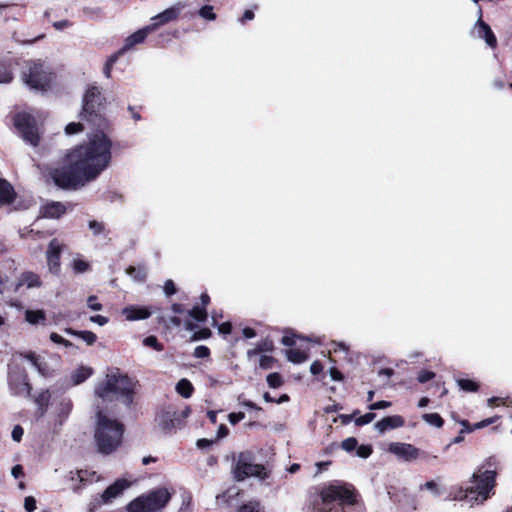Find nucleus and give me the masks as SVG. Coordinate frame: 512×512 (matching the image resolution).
<instances>
[{
    "label": "nucleus",
    "mask_w": 512,
    "mask_h": 512,
    "mask_svg": "<svg viewBox=\"0 0 512 512\" xmlns=\"http://www.w3.org/2000/svg\"><path fill=\"white\" fill-rule=\"evenodd\" d=\"M102 97L98 87L87 89L81 118L89 127L100 130L90 134L86 143L72 149L66 156V166L51 172L54 183L64 189H76L95 180L110 164L112 141L104 133L107 121L101 114Z\"/></svg>",
    "instance_id": "1"
},
{
    "label": "nucleus",
    "mask_w": 512,
    "mask_h": 512,
    "mask_svg": "<svg viewBox=\"0 0 512 512\" xmlns=\"http://www.w3.org/2000/svg\"><path fill=\"white\" fill-rule=\"evenodd\" d=\"M135 382L119 369L109 371L94 387V407L109 410L115 401L129 408L134 399Z\"/></svg>",
    "instance_id": "2"
},
{
    "label": "nucleus",
    "mask_w": 512,
    "mask_h": 512,
    "mask_svg": "<svg viewBox=\"0 0 512 512\" xmlns=\"http://www.w3.org/2000/svg\"><path fill=\"white\" fill-rule=\"evenodd\" d=\"M95 411L94 437L98 450L103 454H110L121 445L124 426L111 417L107 409L95 408Z\"/></svg>",
    "instance_id": "3"
},
{
    "label": "nucleus",
    "mask_w": 512,
    "mask_h": 512,
    "mask_svg": "<svg viewBox=\"0 0 512 512\" xmlns=\"http://www.w3.org/2000/svg\"><path fill=\"white\" fill-rule=\"evenodd\" d=\"M496 471L484 469V465L479 466L473 472L470 483V506L481 505L494 495L496 486Z\"/></svg>",
    "instance_id": "4"
},
{
    "label": "nucleus",
    "mask_w": 512,
    "mask_h": 512,
    "mask_svg": "<svg viewBox=\"0 0 512 512\" xmlns=\"http://www.w3.org/2000/svg\"><path fill=\"white\" fill-rule=\"evenodd\" d=\"M355 503L352 490L343 486L331 485L320 493V500L315 504L316 512H345L344 505Z\"/></svg>",
    "instance_id": "5"
},
{
    "label": "nucleus",
    "mask_w": 512,
    "mask_h": 512,
    "mask_svg": "<svg viewBox=\"0 0 512 512\" xmlns=\"http://www.w3.org/2000/svg\"><path fill=\"white\" fill-rule=\"evenodd\" d=\"M170 498L171 494L166 488H158L133 500L128 505V511L158 512L167 505Z\"/></svg>",
    "instance_id": "6"
},
{
    "label": "nucleus",
    "mask_w": 512,
    "mask_h": 512,
    "mask_svg": "<svg viewBox=\"0 0 512 512\" xmlns=\"http://www.w3.org/2000/svg\"><path fill=\"white\" fill-rule=\"evenodd\" d=\"M54 79V74L41 63H33L23 73V80L33 90L45 91Z\"/></svg>",
    "instance_id": "7"
},
{
    "label": "nucleus",
    "mask_w": 512,
    "mask_h": 512,
    "mask_svg": "<svg viewBox=\"0 0 512 512\" xmlns=\"http://www.w3.org/2000/svg\"><path fill=\"white\" fill-rule=\"evenodd\" d=\"M191 410L185 407L182 410H176L172 406L163 408L156 416L158 426L165 431L180 428L184 425L185 419L190 415Z\"/></svg>",
    "instance_id": "8"
},
{
    "label": "nucleus",
    "mask_w": 512,
    "mask_h": 512,
    "mask_svg": "<svg viewBox=\"0 0 512 512\" xmlns=\"http://www.w3.org/2000/svg\"><path fill=\"white\" fill-rule=\"evenodd\" d=\"M14 125L27 144L33 147L39 144L38 129L35 119L30 114L25 112L17 113L14 118Z\"/></svg>",
    "instance_id": "9"
},
{
    "label": "nucleus",
    "mask_w": 512,
    "mask_h": 512,
    "mask_svg": "<svg viewBox=\"0 0 512 512\" xmlns=\"http://www.w3.org/2000/svg\"><path fill=\"white\" fill-rule=\"evenodd\" d=\"M9 385L15 395H26L30 394V384L28 383V377L23 369L15 367L9 372Z\"/></svg>",
    "instance_id": "10"
},
{
    "label": "nucleus",
    "mask_w": 512,
    "mask_h": 512,
    "mask_svg": "<svg viewBox=\"0 0 512 512\" xmlns=\"http://www.w3.org/2000/svg\"><path fill=\"white\" fill-rule=\"evenodd\" d=\"M234 472L237 480H243L245 477L250 476L265 478L267 475L264 466L260 464L249 463L245 461L243 457H240L238 460Z\"/></svg>",
    "instance_id": "11"
},
{
    "label": "nucleus",
    "mask_w": 512,
    "mask_h": 512,
    "mask_svg": "<svg viewBox=\"0 0 512 512\" xmlns=\"http://www.w3.org/2000/svg\"><path fill=\"white\" fill-rule=\"evenodd\" d=\"M62 248V244L57 239H53L50 241L46 252L49 271L55 275H57L60 271V255Z\"/></svg>",
    "instance_id": "12"
},
{
    "label": "nucleus",
    "mask_w": 512,
    "mask_h": 512,
    "mask_svg": "<svg viewBox=\"0 0 512 512\" xmlns=\"http://www.w3.org/2000/svg\"><path fill=\"white\" fill-rule=\"evenodd\" d=\"M472 32L478 37L485 40L486 44L494 48L497 44L496 37L492 32L490 26L482 20V10L478 11V20L476 21Z\"/></svg>",
    "instance_id": "13"
},
{
    "label": "nucleus",
    "mask_w": 512,
    "mask_h": 512,
    "mask_svg": "<svg viewBox=\"0 0 512 512\" xmlns=\"http://www.w3.org/2000/svg\"><path fill=\"white\" fill-rule=\"evenodd\" d=\"M388 451L399 459L411 461L418 457V449L411 444L393 442L388 446Z\"/></svg>",
    "instance_id": "14"
},
{
    "label": "nucleus",
    "mask_w": 512,
    "mask_h": 512,
    "mask_svg": "<svg viewBox=\"0 0 512 512\" xmlns=\"http://www.w3.org/2000/svg\"><path fill=\"white\" fill-rule=\"evenodd\" d=\"M130 482L125 479H118L112 485L106 488L101 494L103 504L111 503L115 498L120 496L122 492L130 486Z\"/></svg>",
    "instance_id": "15"
},
{
    "label": "nucleus",
    "mask_w": 512,
    "mask_h": 512,
    "mask_svg": "<svg viewBox=\"0 0 512 512\" xmlns=\"http://www.w3.org/2000/svg\"><path fill=\"white\" fill-rule=\"evenodd\" d=\"M122 315L127 321H139L148 319L152 311L147 306L129 305L122 309Z\"/></svg>",
    "instance_id": "16"
},
{
    "label": "nucleus",
    "mask_w": 512,
    "mask_h": 512,
    "mask_svg": "<svg viewBox=\"0 0 512 512\" xmlns=\"http://www.w3.org/2000/svg\"><path fill=\"white\" fill-rule=\"evenodd\" d=\"M155 30V26H146L135 33L131 34L125 39V43L123 48L119 51V53H124L130 49H132L135 45L142 43L148 34Z\"/></svg>",
    "instance_id": "17"
},
{
    "label": "nucleus",
    "mask_w": 512,
    "mask_h": 512,
    "mask_svg": "<svg viewBox=\"0 0 512 512\" xmlns=\"http://www.w3.org/2000/svg\"><path fill=\"white\" fill-rule=\"evenodd\" d=\"M181 12L180 6H173L165 9L163 12L155 15L152 20L155 21L150 26H155V29H157L159 26L164 25L166 23H169L171 21H174L178 18L179 14Z\"/></svg>",
    "instance_id": "18"
},
{
    "label": "nucleus",
    "mask_w": 512,
    "mask_h": 512,
    "mask_svg": "<svg viewBox=\"0 0 512 512\" xmlns=\"http://www.w3.org/2000/svg\"><path fill=\"white\" fill-rule=\"evenodd\" d=\"M42 285V281L36 273L31 271L23 272L15 284L14 291L17 292L20 287L26 286L27 288H39Z\"/></svg>",
    "instance_id": "19"
},
{
    "label": "nucleus",
    "mask_w": 512,
    "mask_h": 512,
    "mask_svg": "<svg viewBox=\"0 0 512 512\" xmlns=\"http://www.w3.org/2000/svg\"><path fill=\"white\" fill-rule=\"evenodd\" d=\"M66 212V206L61 202H48L40 209V214L44 218H59Z\"/></svg>",
    "instance_id": "20"
},
{
    "label": "nucleus",
    "mask_w": 512,
    "mask_h": 512,
    "mask_svg": "<svg viewBox=\"0 0 512 512\" xmlns=\"http://www.w3.org/2000/svg\"><path fill=\"white\" fill-rule=\"evenodd\" d=\"M404 425V419L399 415H393L383 418L375 424V428L383 433L389 429H395Z\"/></svg>",
    "instance_id": "21"
},
{
    "label": "nucleus",
    "mask_w": 512,
    "mask_h": 512,
    "mask_svg": "<svg viewBox=\"0 0 512 512\" xmlns=\"http://www.w3.org/2000/svg\"><path fill=\"white\" fill-rule=\"evenodd\" d=\"M15 192L11 184L0 178V204H9L14 200Z\"/></svg>",
    "instance_id": "22"
},
{
    "label": "nucleus",
    "mask_w": 512,
    "mask_h": 512,
    "mask_svg": "<svg viewBox=\"0 0 512 512\" xmlns=\"http://www.w3.org/2000/svg\"><path fill=\"white\" fill-rule=\"evenodd\" d=\"M91 375L92 369L90 367L81 366L71 374V381L74 385H78L88 379Z\"/></svg>",
    "instance_id": "23"
},
{
    "label": "nucleus",
    "mask_w": 512,
    "mask_h": 512,
    "mask_svg": "<svg viewBox=\"0 0 512 512\" xmlns=\"http://www.w3.org/2000/svg\"><path fill=\"white\" fill-rule=\"evenodd\" d=\"M25 320L32 325L43 324L46 320V314L43 310H26Z\"/></svg>",
    "instance_id": "24"
},
{
    "label": "nucleus",
    "mask_w": 512,
    "mask_h": 512,
    "mask_svg": "<svg viewBox=\"0 0 512 512\" xmlns=\"http://www.w3.org/2000/svg\"><path fill=\"white\" fill-rule=\"evenodd\" d=\"M287 359L295 364L303 363L307 360L308 354L306 351L299 348H290L286 351Z\"/></svg>",
    "instance_id": "25"
},
{
    "label": "nucleus",
    "mask_w": 512,
    "mask_h": 512,
    "mask_svg": "<svg viewBox=\"0 0 512 512\" xmlns=\"http://www.w3.org/2000/svg\"><path fill=\"white\" fill-rule=\"evenodd\" d=\"M176 391L182 397L190 398L193 394L194 388L188 379L183 378L176 384Z\"/></svg>",
    "instance_id": "26"
},
{
    "label": "nucleus",
    "mask_w": 512,
    "mask_h": 512,
    "mask_svg": "<svg viewBox=\"0 0 512 512\" xmlns=\"http://www.w3.org/2000/svg\"><path fill=\"white\" fill-rule=\"evenodd\" d=\"M71 409H72V403H71V401L69 399H62L59 402L57 411H58L59 424L60 425L67 418V416L71 412Z\"/></svg>",
    "instance_id": "27"
},
{
    "label": "nucleus",
    "mask_w": 512,
    "mask_h": 512,
    "mask_svg": "<svg viewBox=\"0 0 512 512\" xmlns=\"http://www.w3.org/2000/svg\"><path fill=\"white\" fill-rule=\"evenodd\" d=\"M456 383L465 392H477L479 389V384L471 379H457Z\"/></svg>",
    "instance_id": "28"
},
{
    "label": "nucleus",
    "mask_w": 512,
    "mask_h": 512,
    "mask_svg": "<svg viewBox=\"0 0 512 512\" xmlns=\"http://www.w3.org/2000/svg\"><path fill=\"white\" fill-rule=\"evenodd\" d=\"M25 360H27L32 367H34L39 373H43L44 367L43 363L40 361V358L33 352L21 354Z\"/></svg>",
    "instance_id": "29"
},
{
    "label": "nucleus",
    "mask_w": 512,
    "mask_h": 512,
    "mask_svg": "<svg viewBox=\"0 0 512 512\" xmlns=\"http://www.w3.org/2000/svg\"><path fill=\"white\" fill-rule=\"evenodd\" d=\"M470 499V486L467 488L459 487L452 493V500L454 501H467L470 504Z\"/></svg>",
    "instance_id": "30"
},
{
    "label": "nucleus",
    "mask_w": 512,
    "mask_h": 512,
    "mask_svg": "<svg viewBox=\"0 0 512 512\" xmlns=\"http://www.w3.org/2000/svg\"><path fill=\"white\" fill-rule=\"evenodd\" d=\"M71 267L75 273L81 274L90 269V264L84 259L76 257L72 260Z\"/></svg>",
    "instance_id": "31"
},
{
    "label": "nucleus",
    "mask_w": 512,
    "mask_h": 512,
    "mask_svg": "<svg viewBox=\"0 0 512 512\" xmlns=\"http://www.w3.org/2000/svg\"><path fill=\"white\" fill-rule=\"evenodd\" d=\"M13 79V73L10 64L0 62V83L7 84Z\"/></svg>",
    "instance_id": "32"
},
{
    "label": "nucleus",
    "mask_w": 512,
    "mask_h": 512,
    "mask_svg": "<svg viewBox=\"0 0 512 512\" xmlns=\"http://www.w3.org/2000/svg\"><path fill=\"white\" fill-rule=\"evenodd\" d=\"M127 274H129L131 277H133L134 280H136V281H143L146 278L147 272L144 267L136 268V267L130 266L127 269Z\"/></svg>",
    "instance_id": "33"
},
{
    "label": "nucleus",
    "mask_w": 512,
    "mask_h": 512,
    "mask_svg": "<svg viewBox=\"0 0 512 512\" xmlns=\"http://www.w3.org/2000/svg\"><path fill=\"white\" fill-rule=\"evenodd\" d=\"M422 418L425 422L432 426L439 428L443 425V420L437 413H426L422 416Z\"/></svg>",
    "instance_id": "34"
},
{
    "label": "nucleus",
    "mask_w": 512,
    "mask_h": 512,
    "mask_svg": "<svg viewBox=\"0 0 512 512\" xmlns=\"http://www.w3.org/2000/svg\"><path fill=\"white\" fill-rule=\"evenodd\" d=\"M199 16L208 21H214L216 19V14L214 13V8L211 5H204L199 9Z\"/></svg>",
    "instance_id": "35"
},
{
    "label": "nucleus",
    "mask_w": 512,
    "mask_h": 512,
    "mask_svg": "<svg viewBox=\"0 0 512 512\" xmlns=\"http://www.w3.org/2000/svg\"><path fill=\"white\" fill-rule=\"evenodd\" d=\"M189 315L198 322H204L207 318L206 309L198 306L191 309Z\"/></svg>",
    "instance_id": "36"
},
{
    "label": "nucleus",
    "mask_w": 512,
    "mask_h": 512,
    "mask_svg": "<svg viewBox=\"0 0 512 512\" xmlns=\"http://www.w3.org/2000/svg\"><path fill=\"white\" fill-rule=\"evenodd\" d=\"M85 130V125L83 123H75V122H72V123H69L66 127H65V133L67 135H73V134H77V133H80L82 131Z\"/></svg>",
    "instance_id": "37"
},
{
    "label": "nucleus",
    "mask_w": 512,
    "mask_h": 512,
    "mask_svg": "<svg viewBox=\"0 0 512 512\" xmlns=\"http://www.w3.org/2000/svg\"><path fill=\"white\" fill-rule=\"evenodd\" d=\"M239 512H264L258 502L251 501L240 507Z\"/></svg>",
    "instance_id": "38"
},
{
    "label": "nucleus",
    "mask_w": 512,
    "mask_h": 512,
    "mask_svg": "<svg viewBox=\"0 0 512 512\" xmlns=\"http://www.w3.org/2000/svg\"><path fill=\"white\" fill-rule=\"evenodd\" d=\"M267 383L271 388H278L282 385V377L278 373H271L267 376Z\"/></svg>",
    "instance_id": "39"
},
{
    "label": "nucleus",
    "mask_w": 512,
    "mask_h": 512,
    "mask_svg": "<svg viewBox=\"0 0 512 512\" xmlns=\"http://www.w3.org/2000/svg\"><path fill=\"white\" fill-rule=\"evenodd\" d=\"M77 336L80 337L88 345L94 344L97 340L96 334L91 331H79Z\"/></svg>",
    "instance_id": "40"
},
{
    "label": "nucleus",
    "mask_w": 512,
    "mask_h": 512,
    "mask_svg": "<svg viewBox=\"0 0 512 512\" xmlns=\"http://www.w3.org/2000/svg\"><path fill=\"white\" fill-rule=\"evenodd\" d=\"M143 344L148 347H152L156 351H162L163 346L158 342V339L155 336H148L143 340Z\"/></svg>",
    "instance_id": "41"
},
{
    "label": "nucleus",
    "mask_w": 512,
    "mask_h": 512,
    "mask_svg": "<svg viewBox=\"0 0 512 512\" xmlns=\"http://www.w3.org/2000/svg\"><path fill=\"white\" fill-rule=\"evenodd\" d=\"M499 419V416H494L490 418H486L478 423H475L472 429H469L470 431L476 430V429H482L484 427H487L493 423H495Z\"/></svg>",
    "instance_id": "42"
},
{
    "label": "nucleus",
    "mask_w": 512,
    "mask_h": 512,
    "mask_svg": "<svg viewBox=\"0 0 512 512\" xmlns=\"http://www.w3.org/2000/svg\"><path fill=\"white\" fill-rule=\"evenodd\" d=\"M357 444H358L357 440L353 437H350V438L345 439L342 442L341 447L343 450H345L347 452H351L357 448Z\"/></svg>",
    "instance_id": "43"
},
{
    "label": "nucleus",
    "mask_w": 512,
    "mask_h": 512,
    "mask_svg": "<svg viewBox=\"0 0 512 512\" xmlns=\"http://www.w3.org/2000/svg\"><path fill=\"white\" fill-rule=\"evenodd\" d=\"M374 413H366L365 415H362L355 419V424L358 426L366 425L370 422H372L375 418Z\"/></svg>",
    "instance_id": "44"
},
{
    "label": "nucleus",
    "mask_w": 512,
    "mask_h": 512,
    "mask_svg": "<svg viewBox=\"0 0 512 512\" xmlns=\"http://www.w3.org/2000/svg\"><path fill=\"white\" fill-rule=\"evenodd\" d=\"M118 59V56L117 55H112L106 62L105 66H104V69H103V73L104 75L107 77V78H110L111 77V71H112V67L114 65V63L117 61Z\"/></svg>",
    "instance_id": "45"
},
{
    "label": "nucleus",
    "mask_w": 512,
    "mask_h": 512,
    "mask_svg": "<svg viewBox=\"0 0 512 512\" xmlns=\"http://www.w3.org/2000/svg\"><path fill=\"white\" fill-rule=\"evenodd\" d=\"M89 229L94 235H100L104 232V225L101 222L92 220L89 222Z\"/></svg>",
    "instance_id": "46"
},
{
    "label": "nucleus",
    "mask_w": 512,
    "mask_h": 512,
    "mask_svg": "<svg viewBox=\"0 0 512 512\" xmlns=\"http://www.w3.org/2000/svg\"><path fill=\"white\" fill-rule=\"evenodd\" d=\"M372 453V448L369 445H361L357 447L356 454L360 458H368Z\"/></svg>",
    "instance_id": "47"
},
{
    "label": "nucleus",
    "mask_w": 512,
    "mask_h": 512,
    "mask_svg": "<svg viewBox=\"0 0 512 512\" xmlns=\"http://www.w3.org/2000/svg\"><path fill=\"white\" fill-rule=\"evenodd\" d=\"M87 306L93 311L102 310V304L97 301V297L94 295L88 297Z\"/></svg>",
    "instance_id": "48"
},
{
    "label": "nucleus",
    "mask_w": 512,
    "mask_h": 512,
    "mask_svg": "<svg viewBox=\"0 0 512 512\" xmlns=\"http://www.w3.org/2000/svg\"><path fill=\"white\" fill-rule=\"evenodd\" d=\"M50 339L52 342L56 343V344H62L66 347H69V346H72V343L69 342L68 340L64 339L62 336H60L59 334L55 333V332H52L50 334Z\"/></svg>",
    "instance_id": "49"
},
{
    "label": "nucleus",
    "mask_w": 512,
    "mask_h": 512,
    "mask_svg": "<svg viewBox=\"0 0 512 512\" xmlns=\"http://www.w3.org/2000/svg\"><path fill=\"white\" fill-rule=\"evenodd\" d=\"M273 362L274 359L271 356L263 355L259 359V366L262 369H270L272 367Z\"/></svg>",
    "instance_id": "50"
},
{
    "label": "nucleus",
    "mask_w": 512,
    "mask_h": 512,
    "mask_svg": "<svg viewBox=\"0 0 512 512\" xmlns=\"http://www.w3.org/2000/svg\"><path fill=\"white\" fill-rule=\"evenodd\" d=\"M24 508L27 512H33L36 509V500L32 496H27L24 499Z\"/></svg>",
    "instance_id": "51"
},
{
    "label": "nucleus",
    "mask_w": 512,
    "mask_h": 512,
    "mask_svg": "<svg viewBox=\"0 0 512 512\" xmlns=\"http://www.w3.org/2000/svg\"><path fill=\"white\" fill-rule=\"evenodd\" d=\"M434 377H435V373L434 372L422 370L418 374V381L420 383H425V382L433 379Z\"/></svg>",
    "instance_id": "52"
},
{
    "label": "nucleus",
    "mask_w": 512,
    "mask_h": 512,
    "mask_svg": "<svg viewBox=\"0 0 512 512\" xmlns=\"http://www.w3.org/2000/svg\"><path fill=\"white\" fill-rule=\"evenodd\" d=\"M23 434H24L23 428L20 425H16V426H14V428L12 430L11 437L14 441L20 442Z\"/></svg>",
    "instance_id": "53"
},
{
    "label": "nucleus",
    "mask_w": 512,
    "mask_h": 512,
    "mask_svg": "<svg viewBox=\"0 0 512 512\" xmlns=\"http://www.w3.org/2000/svg\"><path fill=\"white\" fill-rule=\"evenodd\" d=\"M210 351L206 346H197L194 350V356L197 358H205L209 355Z\"/></svg>",
    "instance_id": "54"
},
{
    "label": "nucleus",
    "mask_w": 512,
    "mask_h": 512,
    "mask_svg": "<svg viewBox=\"0 0 512 512\" xmlns=\"http://www.w3.org/2000/svg\"><path fill=\"white\" fill-rule=\"evenodd\" d=\"M390 406H391L390 402L382 400V401H378L373 404H370L368 408L370 410H379V409H386Z\"/></svg>",
    "instance_id": "55"
},
{
    "label": "nucleus",
    "mask_w": 512,
    "mask_h": 512,
    "mask_svg": "<svg viewBox=\"0 0 512 512\" xmlns=\"http://www.w3.org/2000/svg\"><path fill=\"white\" fill-rule=\"evenodd\" d=\"M244 418H245V414L243 412L230 413L228 415L229 422L232 425H235L236 423H238L239 421L243 420Z\"/></svg>",
    "instance_id": "56"
},
{
    "label": "nucleus",
    "mask_w": 512,
    "mask_h": 512,
    "mask_svg": "<svg viewBox=\"0 0 512 512\" xmlns=\"http://www.w3.org/2000/svg\"><path fill=\"white\" fill-rule=\"evenodd\" d=\"M164 292L168 296L173 295L176 292L175 284L172 280H167L164 283Z\"/></svg>",
    "instance_id": "57"
},
{
    "label": "nucleus",
    "mask_w": 512,
    "mask_h": 512,
    "mask_svg": "<svg viewBox=\"0 0 512 512\" xmlns=\"http://www.w3.org/2000/svg\"><path fill=\"white\" fill-rule=\"evenodd\" d=\"M295 338H296V335H294V334H287V335L283 336L282 344L285 345V346L292 347L296 343Z\"/></svg>",
    "instance_id": "58"
},
{
    "label": "nucleus",
    "mask_w": 512,
    "mask_h": 512,
    "mask_svg": "<svg viewBox=\"0 0 512 512\" xmlns=\"http://www.w3.org/2000/svg\"><path fill=\"white\" fill-rule=\"evenodd\" d=\"M90 321L98 324L99 326H104L108 323V318L102 315H94L90 317Z\"/></svg>",
    "instance_id": "59"
},
{
    "label": "nucleus",
    "mask_w": 512,
    "mask_h": 512,
    "mask_svg": "<svg viewBox=\"0 0 512 512\" xmlns=\"http://www.w3.org/2000/svg\"><path fill=\"white\" fill-rule=\"evenodd\" d=\"M323 370V365L319 361H314L310 366V372L313 375H318Z\"/></svg>",
    "instance_id": "60"
},
{
    "label": "nucleus",
    "mask_w": 512,
    "mask_h": 512,
    "mask_svg": "<svg viewBox=\"0 0 512 512\" xmlns=\"http://www.w3.org/2000/svg\"><path fill=\"white\" fill-rule=\"evenodd\" d=\"M504 404H505L504 399L500 398V397H491V398L487 399V405L490 407L504 405Z\"/></svg>",
    "instance_id": "61"
},
{
    "label": "nucleus",
    "mask_w": 512,
    "mask_h": 512,
    "mask_svg": "<svg viewBox=\"0 0 512 512\" xmlns=\"http://www.w3.org/2000/svg\"><path fill=\"white\" fill-rule=\"evenodd\" d=\"M11 475L14 478H19V477L23 476L24 475L23 467L19 464L13 466L11 469Z\"/></svg>",
    "instance_id": "62"
},
{
    "label": "nucleus",
    "mask_w": 512,
    "mask_h": 512,
    "mask_svg": "<svg viewBox=\"0 0 512 512\" xmlns=\"http://www.w3.org/2000/svg\"><path fill=\"white\" fill-rule=\"evenodd\" d=\"M231 329H232V326L229 322L222 323L218 327L219 332L224 335L230 334Z\"/></svg>",
    "instance_id": "63"
},
{
    "label": "nucleus",
    "mask_w": 512,
    "mask_h": 512,
    "mask_svg": "<svg viewBox=\"0 0 512 512\" xmlns=\"http://www.w3.org/2000/svg\"><path fill=\"white\" fill-rule=\"evenodd\" d=\"M329 373H330V377L333 381H341L342 380V374L336 369V368H331L329 370Z\"/></svg>",
    "instance_id": "64"
}]
</instances>
